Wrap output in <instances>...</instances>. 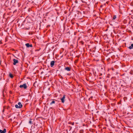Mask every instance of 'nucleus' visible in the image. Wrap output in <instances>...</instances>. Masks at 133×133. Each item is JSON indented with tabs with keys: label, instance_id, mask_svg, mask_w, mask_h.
Instances as JSON below:
<instances>
[{
	"label": "nucleus",
	"instance_id": "nucleus-1",
	"mask_svg": "<svg viewBox=\"0 0 133 133\" xmlns=\"http://www.w3.org/2000/svg\"><path fill=\"white\" fill-rule=\"evenodd\" d=\"M19 87L21 88H23L24 89H26L27 88V86L26 84L24 83L23 85H20Z\"/></svg>",
	"mask_w": 133,
	"mask_h": 133
},
{
	"label": "nucleus",
	"instance_id": "nucleus-2",
	"mask_svg": "<svg viewBox=\"0 0 133 133\" xmlns=\"http://www.w3.org/2000/svg\"><path fill=\"white\" fill-rule=\"evenodd\" d=\"M65 96V95H64L62 98L61 99L62 102L63 103H64V102Z\"/></svg>",
	"mask_w": 133,
	"mask_h": 133
},
{
	"label": "nucleus",
	"instance_id": "nucleus-3",
	"mask_svg": "<svg viewBox=\"0 0 133 133\" xmlns=\"http://www.w3.org/2000/svg\"><path fill=\"white\" fill-rule=\"evenodd\" d=\"M25 45L26 46V47L27 48H29L30 47H32V44H30L29 43H27L25 44Z\"/></svg>",
	"mask_w": 133,
	"mask_h": 133
},
{
	"label": "nucleus",
	"instance_id": "nucleus-4",
	"mask_svg": "<svg viewBox=\"0 0 133 133\" xmlns=\"http://www.w3.org/2000/svg\"><path fill=\"white\" fill-rule=\"evenodd\" d=\"M13 61V64L14 65H15L16 64L18 63V61L17 60L15 59H14Z\"/></svg>",
	"mask_w": 133,
	"mask_h": 133
},
{
	"label": "nucleus",
	"instance_id": "nucleus-5",
	"mask_svg": "<svg viewBox=\"0 0 133 133\" xmlns=\"http://www.w3.org/2000/svg\"><path fill=\"white\" fill-rule=\"evenodd\" d=\"M55 63V61H53L51 62L50 63V66L51 67H52L54 66Z\"/></svg>",
	"mask_w": 133,
	"mask_h": 133
},
{
	"label": "nucleus",
	"instance_id": "nucleus-6",
	"mask_svg": "<svg viewBox=\"0 0 133 133\" xmlns=\"http://www.w3.org/2000/svg\"><path fill=\"white\" fill-rule=\"evenodd\" d=\"M6 129H4L3 130H0V132L1 133H5L6 132Z\"/></svg>",
	"mask_w": 133,
	"mask_h": 133
},
{
	"label": "nucleus",
	"instance_id": "nucleus-7",
	"mask_svg": "<svg viewBox=\"0 0 133 133\" xmlns=\"http://www.w3.org/2000/svg\"><path fill=\"white\" fill-rule=\"evenodd\" d=\"M18 105L19 106V108H21L22 107V105L21 104V103L20 102H19L18 104Z\"/></svg>",
	"mask_w": 133,
	"mask_h": 133
},
{
	"label": "nucleus",
	"instance_id": "nucleus-8",
	"mask_svg": "<svg viewBox=\"0 0 133 133\" xmlns=\"http://www.w3.org/2000/svg\"><path fill=\"white\" fill-rule=\"evenodd\" d=\"M65 69L68 71H70L71 70V68L69 67H66L65 68Z\"/></svg>",
	"mask_w": 133,
	"mask_h": 133
},
{
	"label": "nucleus",
	"instance_id": "nucleus-9",
	"mask_svg": "<svg viewBox=\"0 0 133 133\" xmlns=\"http://www.w3.org/2000/svg\"><path fill=\"white\" fill-rule=\"evenodd\" d=\"M35 1L37 3H39L42 1V0H35Z\"/></svg>",
	"mask_w": 133,
	"mask_h": 133
},
{
	"label": "nucleus",
	"instance_id": "nucleus-10",
	"mask_svg": "<svg viewBox=\"0 0 133 133\" xmlns=\"http://www.w3.org/2000/svg\"><path fill=\"white\" fill-rule=\"evenodd\" d=\"M128 48L130 49H133V44H131V46H129Z\"/></svg>",
	"mask_w": 133,
	"mask_h": 133
},
{
	"label": "nucleus",
	"instance_id": "nucleus-11",
	"mask_svg": "<svg viewBox=\"0 0 133 133\" xmlns=\"http://www.w3.org/2000/svg\"><path fill=\"white\" fill-rule=\"evenodd\" d=\"M55 101L54 100H52V101L50 103V104L52 105V104H55Z\"/></svg>",
	"mask_w": 133,
	"mask_h": 133
},
{
	"label": "nucleus",
	"instance_id": "nucleus-12",
	"mask_svg": "<svg viewBox=\"0 0 133 133\" xmlns=\"http://www.w3.org/2000/svg\"><path fill=\"white\" fill-rule=\"evenodd\" d=\"M9 76L10 77H11V78H12L14 77L13 75L11 73L9 74Z\"/></svg>",
	"mask_w": 133,
	"mask_h": 133
},
{
	"label": "nucleus",
	"instance_id": "nucleus-13",
	"mask_svg": "<svg viewBox=\"0 0 133 133\" xmlns=\"http://www.w3.org/2000/svg\"><path fill=\"white\" fill-rule=\"evenodd\" d=\"M15 107L16 108H19V106L18 105H18L17 104H16L15 105Z\"/></svg>",
	"mask_w": 133,
	"mask_h": 133
},
{
	"label": "nucleus",
	"instance_id": "nucleus-14",
	"mask_svg": "<svg viewBox=\"0 0 133 133\" xmlns=\"http://www.w3.org/2000/svg\"><path fill=\"white\" fill-rule=\"evenodd\" d=\"M29 123L30 124H32V121H31V119H30V121H29Z\"/></svg>",
	"mask_w": 133,
	"mask_h": 133
},
{
	"label": "nucleus",
	"instance_id": "nucleus-15",
	"mask_svg": "<svg viewBox=\"0 0 133 133\" xmlns=\"http://www.w3.org/2000/svg\"><path fill=\"white\" fill-rule=\"evenodd\" d=\"M80 43H81V44L82 45H83L84 43L83 42V41H81Z\"/></svg>",
	"mask_w": 133,
	"mask_h": 133
},
{
	"label": "nucleus",
	"instance_id": "nucleus-16",
	"mask_svg": "<svg viewBox=\"0 0 133 133\" xmlns=\"http://www.w3.org/2000/svg\"><path fill=\"white\" fill-rule=\"evenodd\" d=\"M116 18V15H114V16L113 19H115Z\"/></svg>",
	"mask_w": 133,
	"mask_h": 133
},
{
	"label": "nucleus",
	"instance_id": "nucleus-17",
	"mask_svg": "<svg viewBox=\"0 0 133 133\" xmlns=\"http://www.w3.org/2000/svg\"><path fill=\"white\" fill-rule=\"evenodd\" d=\"M83 131L82 130H81L80 131V132L81 133H83Z\"/></svg>",
	"mask_w": 133,
	"mask_h": 133
},
{
	"label": "nucleus",
	"instance_id": "nucleus-18",
	"mask_svg": "<svg viewBox=\"0 0 133 133\" xmlns=\"http://www.w3.org/2000/svg\"><path fill=\"white\" fill-rule=\"evenodd\" d=\"M75 2L76 3H78V1L77 0L75 1Z\"/></svg>",
	"mask_w": 133,
	"mask_h": 133
},
{
	"label": "nucleus",
	"instance_id": "nucleus-19",
	"mask_svg": "<svg viewBox=\"0 0 133 133\" xmlns=\"http://www.w3.org/2000/svg\"><path fill=\"white\" fill-rule=\"evenodd\" d=\"M71 124L72 125H74V122H73V123H71Z\"/></svg>",
	"mask_w": 133,
	"mask_h": 133
},
{
	"label": "nucleus",
	"instance_id": "nucleus-20",
	"mask_svg": "<svg viewBox=\"0 0 133 133\" xmlns=\"http://www.w3.org/2000/svg\"><path fill=\"white\" fill-rule=\"evenodd\" d=\"M92 98V97H91L89 98V100L90 99H91V98Z\"/></svg>",
	"mask_w": 133,
	"mask_h": 133
},
{
	"label": "nucleus",
	"instance_id": "nucleus-21",
	"mask_svg": "<svg viewBox=\"0 0 133 133\" xmlns=\"http://www.w3.org/2000/svg\"><path fill=\"white\" fill-rule=\"evenodd\" d=\"M92 98V97H91L89 98V100L90 99H91V98Z\"/></svg>",
	"mask_w": 133,
	"mask_h": 133
},
{
	"label": "nucleus",
	"instance_id": "nucleus-22",
	"mask_svg": "<svg viewBox=\"0 0 133 133\" xmlns=\"http://www.w3.org/2000/svg\"><path fill=\"white\" fill-rule=\"evenodd\" d=\"M31 0H28V1L29 2H31V1H30Z\"/></svg>",
	"mask_w": 133,
	"mask_h": 133
},
{
	"label": "nucleus",
	"instance_id": "nucleus-23",
	"mask_svg": "<svg viewBox=\"0 0 133 133\" xmlns=\"http://www.w3.org/2000/svg\"><path fill=\"white\" fill-rule=\"evenodd\" d=\"M123 86V85H121V86Z\"/></svg>",
	"mask_w": 133,
	"mask_h": 133
}]
</instances>
